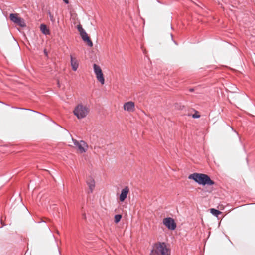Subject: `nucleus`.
Segmentation results:
<instances>
[{
    "mask_svg": "<svg viewBox=\"0 0 255 255\" xmlns=\"http://www.w3.org/2000/svg\"><path fill=\"white\" fill-rule=\"evenodd\" d=\"M188 179H192L198 184L203 186H211L215 184L214 181L208 175L203 173H194L188 176Z\"/></svg>",
    "mask_w": 255,
    "mask_h": 255,
    "instance_id": "nucleus-1",
    "label": "nucleus"
},
{
    "mask_svg": "<svg viewBox=\"0 0 255 255\" xmlns=\"http://www.w3.org/2000/svg\"><path fill=\"white\" fill-rule=\"evenodd\" d=\"M150 255H170V250L165 242H158L154 244Z\"/></svg>",
    "mask_w": 255,
    "mask_h": 255,
    "instance_id": "nucleus-2",
    "label": "nucleus"
},
{
    "mask_svg": "<svg viewBox=\"0 0 255 255\" xmlns=\"http://www.w3.org/2000/svg\"><path fill=\"white\" fill-rule=\"evenodd\" d=\"M89 112L88 109L81 104L78 105L74 110V115L78 119H82L85 117Z\"/></svg>",
    "mask_w": 255,
    "mask_h": 255,
    "instance_id": "nucleus-3",
    "label": "nucleus"
},
{
    "mask_svg": "<svg viewBox=\"0 0 255 255\" xmlns=\"http://www.w3.org/2000/svg\"><path fill=\"white\" fill-rule=\"evenodd\" d=\"M10 20L13 22L18 24L21 27L26 26V24L23 19L18 16L17 14L11 13L9 15Z\"/></svg>",
    "mask_w": 255,
    "mask_h": 255,
    "instance_id": "nucleus-4",
    "label": "nucleus"
},
{
    "mask_svg": "<svg viewBox=\"0 0 255 255\" xmlns=\"http://www.w3.org/2000/svg\"><path fill=\"white\" fill-rule=\"evenodd\" d=\"M163 223L169 229L174 230L176 228V224L171 217H167L163 219Z\"/></svg>",
    "mask_w": 255,
    "mask_h": 255,
    "instance_id": "nucleus-5",
    "label": "nucleus"
},
{
    "mask_svg": "<svg viewBox=\"0 0 255 255\" xmlns=\"http://www.w3.org/2000/svg\"><path fill=\"white\" fill-rule=\"evenodd\" d=\"M72 140L74 145L78 148V149L81 153H84L87 151L88 145L85 141L83 140L78 141L76 140Z\"/></svg>",
    "mask_w": 255,
    "mask_h": 255,
    "instance_id": "nucleus-6",
    "label": "nucleus"
},
{
    "mask_svg": "<svg viewBox=\"0 0 255 255\" xmlns=\"http://www.w3.org/2000/svg\"><path fill=\"white\" fill-rule=\"evenodd\" d=\"M86 183L89 187V191L88 193H92L95 186V182L94 179L92 177L89 176L87 178Z\"/></svg>",
    "mask_w": 255,
    "mask_h": 255,
    "instance_id": "nucleus-7",
    "label": "nucleus"
},
{
    "mask_svg": "<svg viewBox=\"0 0 255 255\" xmlns=\"http://www.w3.org/2000/svg\"><path fill=\"white\" fill-rule=\"evenodd\" d=\"M123 108L124 110L128 112H133L135 109L134 103L132 101L126 102L124 104Z\"/></svg>",
    "mask_w": 255,
    "mask_h": 255,
    "instance_id": "nucleus-8",
    "label": "nucleus"
},
{
    "mask_svg": "<svg viewBox=\"0 0 255 255\" xmlns=\"http://www.w3.org/2000/svg\"><path fill=\"white\" fill-rule=\"evenodd\" d=\"M80 35L82 39V40L85 42H87V45L90 47L93 46V43L90 40L89 37L88 36V34L86 32L85 30L84 31H82L80 33Z\"/></svg>",
    "mask_w": 255,
    "mask_h": 255,
    "instance_id": "nucleus-9",
    "label": "nucleus"
},
{
    "mask_svg": "<svg viewBox=\"0 0 255 255\" xmlns=\"http://www.w3.org/2000/svg\"><path fill=\"white\" fill-rule=\"evenodd\" d=\"M129 192V188L128 186H126L121 191V193L119 196V199L121 202H123L127 197V195Z\"/></svg>",
    "mask_w": 255,
    "mask_h": 255,
    "instance_id": "nucleus-10",
    "label": "nucleus"
},
{
    "mask_svg": "<svg viewBox=\"0 0 255 255\" xmlns=\"http://www.w3.org/2000/svg\"><path fill=\"white\" fill-rule=\"evenodd\" d=\"M70 63L72 70L74 71H76L77 70L79 66L77 60L76 58L73 57L72 55L70 56Z\"/></svg>",
    "mask_w": 255,
    "mask_h": 255,
    "instance_id": "nucleus-11",
    "label": "nucleus"
},
{
    "mask_svg": "<svg viewBox=\"0 0 255 255\" xmlns=\"http://www.w3.org/2000/svg\"><path fill=\"white\" fill-rule=\"evenodd\" d=\"M40 30L42 31V32L44 34H45V35L49 34V33H50L49 30L47 28L46 25H45L44 24H41L40 26Z\"/></svg>",
    "mask_w": 255,
    "mask_h": 255,
    "instance_id": "nucleus-12",
    "label": "nucleus"
},
{
    "mask_svg": "<svg viewBox=\"0 0 255 255\" xmlns=\"http://www.w3.org/2000/svg\"><path fill=\"white\" fill-rule=\"evenodd\" d=\"M97 80L102 84H104L105 83V79L104 78L103 74L102 72L95 74Z\"/></svg>",
    "mask_w": 255,
    "mask_h": 255,
    "instance_id": "nucleus-13",
    "label": "nucleus"
},
{
    "mask_svg": "<svg viewBox=\"0 0 255 255\" xmlns=\"http://www.w3.org/2000/svg\"><path fill=\"white\" fill-rule=\"evenodd\" d=\"M93 68H94V73L95 74H96L97 73H100L102 72L100 66H99L98 65H97L96 64H94L93 65Z\"/></svg>",
    "mask_w": 255,
    "mask_h": 255,
    "instance_id": "nucleus-14",
    "label": "nucleus"
},
{
    "mask_svg": "<svg viewBox=\"0 0 255 255\" xmlns=\"http://www.w3.org/2000/svg\"><path fill=\"white\" fill-rule=\"evenodd\" d=\"M210 213L216 217H218V216L221 213L219 210L214 208H212L210 209Z\"/></svg>",
    "mask_w": 255,
    "mask_h": 255,
    "instance_id": "nucleus-15",
    "label": "nucleus"
},
{
    "mask_svg": "<svg viewBox=\"0 0 255 255\" xmlns=\"http://www.w3.org/2000/svg\"><path fill=\"white\" fill-rule=\"evenodd\" d=\"M122 218V215H120V214H117L115 216V217H114V221H115V222L116 223H118V222H120V221L121 220Z\"/></svg>",
    "mask_w": 255,
    "mask_h": 255,
    "instance_id": "nucleus-16",
    "label": "nucleus"
},
{
    "mask_svg": "<svg viewBox=\"0 0 255 255\" xmlns=\"http://www.w3.org/2000/svg\"><path fill=\"white\" fill-rule=\"evenodd\" d=\"M12 108H13V109H20V110H28V111H31L32 112H35V113H37L38 114H40L39 112H37V111H34V110H30L29 109H26V108H18V107H12Z\"/></svg>",
    "mask_w": 255,
    "mask_h": 255,
    "instance_id": "nucleus-17",
    "label": "nucleus"
},
{
    "mask_svg": "<svg viewBox=\"0 0 255 255\" xmlns=\"http://www.w3.org/2000/svg\"><path fill=\"white\" fill-rule=\"evenodd\" d=\"M77 29L79 32V33H80L82 31H84V29L83 28L82 26L80 24H79L77 26Z\"/></svg>",
    "mask_w": 255,
    "mask_h": 255,
    "instance_id": "nucleus-18",
    "label": "nucleus"
},
{
    "mask_svg": "<svg viewBox=\"0 0 255 255\" xmlns=\"http://www.w3.org/2000/svg\"><path fill=\"white\" fill-rule=\"evenodd\" d=\"M48 14H49V16L50 20L52 22H54L55 19H54L53 15L52 14H51V13L50 12H49Z\"/></svg>",
    "mask_w": 255,
    "mask_h": 255,
    "instance_id": "nucleus-19",
    "label": "nucleus"
},
{
    "mask_svg": "<svg viewBox=\"0 0 255 255\" xmlns=\"http://www.w3.org/2000/svg\"><path fill=\"white\" fill-rule=\"evenodd\" d=\"M200 117V115L199 114H195L192 115V117L193 118H199Z\"/></svg>",
    "mask_w": 255,
    "mask_h": 255,
    "instance_id": "nucleus-20",
    "label": "nucleus"
},
{
    "mask_svg": "<svg viewBox=\"0 0 255 255\" xmlns=\"http://www.w3.org/2000/svg\"><path fill=\"white\" fill-rule=\"evenodd\" d=\"M170 35H171V38H172V40L174 42V43L175 44L177 45V42H176L175 41H174V40H173V35H172V34H170Z\"/></svg>",
    "mask_w": 255,
    "mask_h": 255,
    "instance_id": "nucleus-21",
    "label": "nucleus"
},
{
    "mask_svg": "<svg viewBox=\"0 0 255 255\" xmlns=\"http://www.w3.org/2000/svg\"><path fill=\"white\" fill-rule=\"evenodd\" d=\"M63 1L66 3L68 4L69 3V0H63Z\"/></svg>",
    "mask_w": 255,
    "mask_h": 255,
    "instance_id": "nucleus-22",
    "label": "nucleus"
},
{
    "mask_svg": "<svg viewBox=\"0 0 255 255\" xmlns=\"http://www.w3.org/2000/svg\"><path fill=\"white\" fill-rule=\"evenodd\" d=\"M194 90V89L193 88H190L189 89V91L192 92H193Z\"/></svg>",
    "mask_w": 255,
    "mask_h": 255,
    "instance_id": "nucleus-23",
    "label": "nucleus"
},
{
    "mask_svg": "<svg viewBox=\"0 0 255 255\" xmlns=\"http://www.w3.org/2000/svg\"><path fill=\"white\" fill-rule=\"evenodd\" d=\"M234 132L236 133V134L238 137L239 140L241 141V139H240V137L239 136L237 132H236L235 131H234Z\"/></svg>",
    "mask_w": 255,
    "mask_h": 255,
    "instance_id": "nucleus-24",
    "label": "nucleus"
},
{
    "mask_svg": "<svg viewBox=\"0 0 255 255\" xmlns=\"http://www.w3.org/2000/svg\"><path fill=\"white\" fill-rule=\"evenodd\" d=\"M57 84H58V86L60 87V84H59V81H58Z\"/></svg>",
    "mask_w": 255,
    "mask_h": 255,
    "instance_id": "nucleus-25",
    "label": "nucleus"
}]
</instances>
